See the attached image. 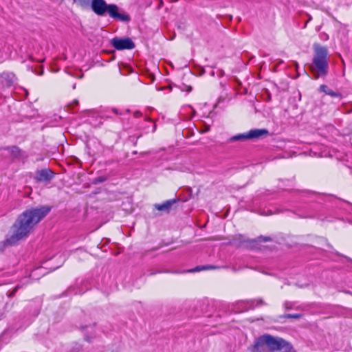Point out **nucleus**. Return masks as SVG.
Returning <instances> with one entry per match:
<instances>
[{
	"label": "nucleus",
	"mask_w": 352,
	"mask_h": 352,
	"mask_svg": "<svg viewBox=\"0 0 352 352\" xmlns=\"http://www.w3.org/2000/svg\"><path fill=\"white\" fill-rule=\"evenodd\" d=\"M51 211V207L42 206L25 210L19 215L13 227L14 233L7 240L10 245H14L19 241L27 237L31 230Z\"/></svg>",
	"instance_id": "1"
},
{
	"label": "nucleus",
	"mask_w": 352,
	"mask_h": 352,
	"mask_svg": "<svg viewBox=\"0 0 352 352\" xmlns=\"http://www.w3.org/2000/svg\"><path fill=\"white\" fill-rule=\"evenodd\" d=\"M295 352L292 344L282 338L270 334L259 336L250 348L251 352Z\"/></svg>",
	"instance_id": "2"
},
{
	"label": "nucleus",
	"mask_w": 352,
	"mask_h": 352,
	"mask_svg": "<svg viewBox=\"0 0 352 352\" xmlns=\"http://www.w3.org/2000/svg\"><path fill=\"white\" fill-rule=\"evenodd\" d=\"M314 55L309 69L316 79L326 76L329 69L328 50L318 43L314 45Z\"/></svg>",
	"instance_id": "3"
},
{
	"label": "nucleus",
	"mask_w": 352,
	"mask_h": 352,
	"mask_svg": "<svg viewBox=\"0 0 352 352\" xmlns=\"http://www.w3.org/2000/svg\"><path fill=\"white\" fill-rule=\"evenodd\" d=\"M91 7L92 10L98 16L108 13L109 16L120 21L129 22L131 17L126 13H119V8L115 4H107L104 0H92Z\"/></svg>",
	"instance_id": "4"
},
{
	"label": "nucleus",
	"mask_w": 352,
	"mask_h": 352,
	"mask_svg": "<svg viewBox=\"0 0 352 352\" xmlns=\"http://www.w3.org/2000/svg\"><path fill=\"white\" fill-rule=\"evenodd\" d=\"M269 135L268 130L265 129H252L246 133L238 134L231 137L228 140V142H233L235 141H244L251 139H258Z\"/></svg>",
	"instance_id": "5"
},
{
	"label": "nucleus",
	"mask_w": 352,
	"mask_h": 352,
	"mask_svg": "<svg viewBox=\"0 0 352 352\" xmlns=\"http://www.w3.org/2000/svg\"><path fill=\"white\" fill-rule=\"evenodd\" d=\"M111 44L118 50H132L135 46L130 38H120L115 37L111 39Z\"/></svg>",
	"instance_id": "6"
},
{
	"label": "nucleus",
	"mask_w": 352,
	"mask_h": 352,
	"mask_svg": "<svg viewBox=\"0 0 352 352\" xmlns=\"http://www.w3.org/2000/svg\"><path fill=\"white\" fill-rule=\"evenodd\" d=\"M54 176V173L50 168H43L36 171L34 179L37 182H49Z\"/></svg>",
	"instance_id": "7"
},
{
	"label": "nucleus",
	"mask_w": 352,
	"mask_h": 352,
	"mask_svg": "<svg viewBox=\"0 0 352 352\" xmlns=\"http://www.w3.org/2000/svg\"><path fill=\"white\" fill-rule=\"evenodd\" d=\"M179 201V199H173L170 200L166 201L164 203L162 204H155V207L160 211H165L169 212L172 206Z\"/></svg>",
	"instance_id": "8"
},
{
	"label": "nucleus",
	"mask_w": 352,
	"mask_h": 352,
	"mask_svg": "<svg viewBox=\"0 0 352 352\" xmlns=\"http://www.w3.org/2000/svg\"><path fill=\"white\" fill-rule=\"evenodd\" d=\"M14 158H20L23 155V151L18 146H12L7 148Z\"/></svg>",
	"instance_id": "9"
},
{
	"label": "nucleus",
	"mask_w": 352,
	"mask_h": 352,
	"mask_svg": "<svg viewBox=\"0 0 352 352\" xmlns=\"http://www.w3.org/2000/svg\"><path fill=\"white\" fill-rule=\"evenodd\" d=\"M219 268V267L212 265H201V266H197L196 267L193 269L188 270L187 272L190 273L192 272H200L201 270H215Z\"/></svg>",
	"instance_id": "10"
},
{
	"label": "nucleus",
	"mask_w": 352,
	"mask_h": 352,
	"mask_svg": "<svg viewBox=\"0 0 352 352\" xmlns=\"http://www.w3.org/2000/svg\"><path fill=\"white\" fill-rule=\"evenodd\" d=\"M320 90L322 92H324L326 94L329 95L332 97H341V94L338 92H335L333 90L330 89L327 85H322L320 87Z\"/></svg>",
	"instance_id": "11"
},
{
	"label": "nucleus",
	"mask_w": 352,
	"mask_h": 352,
	"mask_svg": "<svg viewBox=\"0 0 352 352\" xmlns=\"http://www.w3.org/2000/svg\"><path fill=\"white\" fill-rule=\"evenodd\" d=\"M92 0H74V3L82 8H86L90 5Z\"/></svg>",
	"instance_id": "12"
},
{
	"label": "nucleus",
	"mask_w": 352,
	"mask_h": 352,
	"mask_svg": "<svg viewBox=\"0 0 352 352\" xmlns=\"http://www.w3.org/2000/svg\"><path fill=\"white\" fill-rule=\"evenodd\" d=\"M272 238L270 236H259L257 238H256L254 241L256 243H261V242H269L272 241Z\"/></svg>",
	"instance_id": "13"
},
{
	"label": "nucleus",
	"mask_w": 352,
	"mask_h": 352,
	"mask_svg": "<svg viewBox=\"0 0 352 352\" xmlns=\"http://www.w3.org/2000/svg\"><path fill=\"white\" fill-rule=\"evenodd\" d=\"M301 315L300 314H287L285 316V318H294V319H298L300 318H301Z\"/></svg>",
	"instance_id": "14"
},
{
	"label": "nucleus",
	"mask_w": 352,
	"mask_h": 352,
	"mask_svg": "<svg viewBox=\"0 0 352 352\" xmlns=\"http://www.w3.org/2000/svg\"><path fill=\"white\" fill-rule=\"evenodd\" d=\"M106 180V177L103 176L98 177L94 179V184H96L98 183H102Z\"/></svg>",
	"instance_id": "15"
},
{
	"label": "nucleus",
	"mask_w": 352,
	"mask_h": 352,
	"mask_svg": "<svg viewBox=\"0 0 352 352\" xmlns=\"http://www.w3.org/2000/svg\"><path fill=\"white\" fill-rule=\"evenodd\" d=\"M20 288L19 285H16L14 289L8 294L9 298H12L14 296L15 294L17 292L18 289Z\"/></svg>",
	"instance_id": "16"
},
{
	"label": "nucleus",
	"mask_w": 352,
	"mask_h": 352,
	"mask_svg": "<svg viewBox=\"0 0 352 352\" xmlns=\"http://www.w3.org/2000/svg\"><path fill=\"white\" fill-rule=\"evenodd\" d=\"M158 1H159V4L157 6V9H160L163 6L164 3H163L162 0H158Z\"/></svg>",
	"instance_id": "17"
},
{
	"label": "nucleus",
	"mask_w": 352,
	"mask_h": 352,
	"mask_svg": "<svg viewBox=\"0 0 352 352\" xmlns=\"http://www.w3.org/2000/svg\"><path fill=\"white\" fill-rule=\"evenodd\" d=\"M141 116H142V113H141L140 111H135V112L134 113V116H135V118H139V117H140Z\"/></svg>",
	"instance_id": "18"
},
{
	"label": "nucleus",
	"mask_w": 352,
	"mask_h": 352,
	"mask_svg": "<svg viewBox=\"0 0 352 352\" xmlns=\"http://www.w3.org/2000/svg\"><path fill=\"white\" fill-rule=\"evenodd\" d=\"M112 111L114 112L117 115H121V113H120L119 111L117 109L113 108L112 109Z\"/></svg>",
	"instance_id": "19"
},
{
	"label": "nucleus",
	"mask_w": 352,
	"mask_h": 352,
	"mask_svg": "<svg viewBox=\"0 0 352 352\" xmlns=\"http://www.w3.org/2000/svg\"><path fill=\"white\" fill-rule=\"evenodd\" d=\"M210 130V128L208 126L207 128H205V130L203 131V132H206V131H208Z\"/></svg>",
	"instance_id": "20"
},
{
	"label": "nucleus",
	"mask_w": 352,
	"mask_h": 352,
	"mask_svg": "<svg viewBox=\"0 0 352 352\" xmlns=\"http://www.w3.org/2000/svg\"><path fill=\"white\" fill-rule=\"evenodd\" d=\"M241 237H242V236L239 235V239H241ZM240 242H245V241L244 240H240Z\"/></svg>",
	"instance_id": "21"
},
{
	"label": "nucleus",
	"mask_w": 352,
	"mask_h": 352,
	"mask_svg": "<svg viewBox=\"0 0 352 352\" xmlns=\"http://www.w3.org/2000/svg\"><path fill=\"white\" fill-rule=\"evenodd\" d=\"M192 90V87H189L187 89V91H190Z\"/></svg>",
	"instance_id": "22"
},
{
	"label": "nucleus",
	"mask_w": 352,
	"mask_h": 352,
	"mask_svg": "<svg viewBox=\"0 0 352 352\" xmlns=\"http://www.w3.org/2000/svg\"><path fill=\"white\" fill-rule=\"evenodd\" d=\"M74 103L75 104V105H78V102L77 100H75V101L74 102Z\"/></svg>",
	"instance_id": "23"
}]
</instances>
